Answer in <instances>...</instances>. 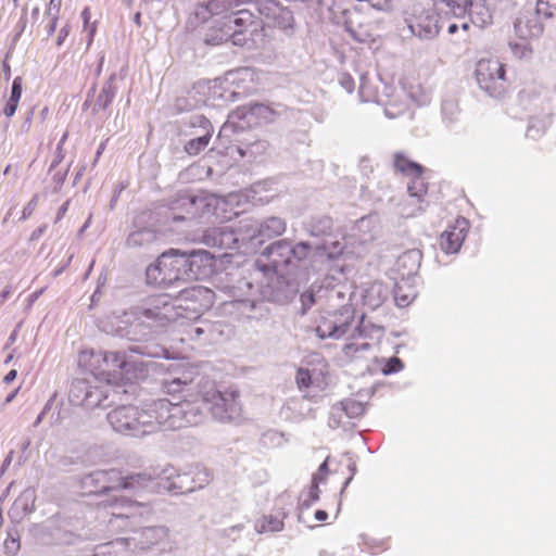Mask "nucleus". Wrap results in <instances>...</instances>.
<instances>
[{
  "mask_svg": "<svg viewBox=\"0 0 556 556\" xmlns=\"http://www.w3.org/2000/svg\"><path fill=\"white\" fill-rule=\"evenodd\" d=\"M179 313L173 299L166 294H152L130 307L123 316L110 319L111 331L121 338L140 342L157 328H163L175 321Z\"/></svg>",
  "mask_w": 556,
  "mask_h": 556,
  "instance_id": "nucleus-1",
  "label": "nucleus"
},
{
  "mask_svg": "<svg viewBox=\"0 0 556 556\" xmlns=\"http://www.w3.org/2000/svg\"><path fill=\"white\" fill-rule=\"evenodd\" d=\"M315 247L308 241L292 242L280 239L268 244L262 252L267 263L256 260L255 264L265 274L269 270L306 278L309 271L317 273L314 263Z\"/></svg>",
  "mask_w": 556,
  "mask_h": 556,
  "instance_id": "nucleus-2",
  "label": "nucleus"
},
{
  "mask_svg": "<svg viewBox=\"0 0 556 556\" xmlns=\"http://www.w3.org/2000/svg\"><path fill=\"white\" fill-rule=\"evenodd\" d=\"M173 417L170 403L160 399L140 408L136 405H121L108 414V421L119 433L141 437L156 431Z\"/></svg>",
  "mask_w": 556,
  "mask_h": 556,
  "instance_id": "nucleus-3",
  "label": "nucleus"
},
{
  "mask_svg": "<svg viewBox=\"0 0 556 556\" xmlns=\"http://www.w3.org/2000/svg\"><path fill=\"white\" fill-rule=\"evenodd\" d=\"M78 363L109 384L125 386L147 377L144 366L127 362L124 354L117 350H81Z\"/></svg>",
  "mask_w": 556,
  "mask_h": 556,
  "instance_id": "nucleus-4",
  "label": "nucleus"
},
{
  "mask_svg": "<svg viewBox=\"0 0 556 556\" xmlns=\"http://www.w3.org/2000/svg\"><path fill=\"white\" fill-rule=\"evenodd\" d=\"M152 477L143 472H124L117 468L97 470L81 477L78 481V494L81 497L112 496L118 491H139L149 486Z\"/></svg>",
  "mask_w": 556,
  "mask_h": 556,
  "instance_id": "nucleus-5",
  "label": "nucleus"
},
{
  "mask_svg": "<svg viewBox=\"0 0 556 556\" xmlns=\"http://www.w3.org/2000/svg\"><path fill=\"white\" fill-rule=\"evenodd\" d=\"M190 392L184 395L186 404H202L214 414L235 412L238 408V392L232 389H222L208 376L198 371L193 374Z\"/></svg>",
  "mask_w": 556,
  "mask_h": 556,
  "instance_id": "nucleus-6",
  "label": "nucleus"
},
{
  "mask_svg": "<svg viewBox=\"0 0 556 556\" xmlns=\"http://www.w3.org/2000/svg\"><path fill=\"white\" fill-rule=\"evenodd\" d=\"M187 251L170 249L163 252L154 264L146 269L149 285L169 287L177 282H187Z\"/></svg>",
  "mask_w": 556,
  "mask_h": 556,
  "instance_id": "nucleus-7",
  "label": "nucleus"
},
{
  "mask_svg": "<svg viewBox=\"0 0 556 556\" xmlns=\"http://www.w3.org/2000/svg\"><path fill=\"white\" fill-rule=\"evenodd\" d=\"M300 276L275 273L266 283L260 288L262 299L279 305L290 303L300 292Z\"/></svg>",
  "mask_w": 556,
  "mask_h": 556,
  "instance_id": "nucleus-8",
  "label": "nucleus"
},
{
  "mask_svg": "<svg viewBox=\"0 0 556 556\" xmlns=\"http://www.w3.org/2000/svg\"><path fill=\"white\" fill-rule=\"evenodd\" d=\"M505 66L498 60L482 59L476 65L479 87L492 98H502L506 92Z\"/></svg>",
  "mask_w": 556,
  "mask_h": 556,
  "instance_id": "nucleus-9",
  "label": "nucleus"
},
{
  "mask_svg": "<svg viewBox=\"0 0 556 556\" xmlns=\"http://www.w3.org/2000/svg\"><path fill=\"white\" fill-rule=\"evenodd\" d=\"M405 24L410 35L420 40L437 38L442 28L440 14L429 9L414 11L405 17Z\"/></svg>",
  "mask_w": 556,
  "mask_h": 556,
  "instance_id": "nucleus-10",
  "label": "nucleus"
},
{
  "mask_svg": "<svg viewBox=\"0 0 556 556\" xmlns=\"http://www.w3.org/2000/svg\"><path fill=\"white\" fill-rule=\"evenodd\" d=\"M354 308L350 304H341L338 311L330 317H324L316 328V333L320 339H339L346 334L354 321Z\"/></svg>",
  "mask_w": 556,
  "mask_h": 556,
  "instance_id": "nucleus-11",
  "label": "nucleus"
},
{
  "mask_svg": "<svg viewBox=\"0 0 556 556\" xmlns=\"http://www.w3.org/2000/svg\"><path fill=\"white\" fill-rule=\"evenodd\" d=\"M222 23L225 28L230 26L229 33H233L231 43L237 47H244L251 40V37L247 36L249 29L253 27L250 36L256 30L257 17L250 10L237 8L229 15L223 17Z\"/></svg>",
  "mask_w": 556,
  "mask_h": 556,
  "instance_id": "nucleus-12",
  "label": "nucleus"
},
{
  "mask_svg": "<svg viewBox=\"0 0 556 556\" xmlns=\"http://www.w3.org/2000/svg\"><path fill=\"white\" fill-rule=\"evenodd\" d=\"M256 9L266 26L277 27L281 30H293L295 24L293 12L289 8L282 7L278 1L260 0L256 3Z\"/></svg>",
  "mask_w": 556,
  "mask_h": 556,
  "instance_id": "nucleus-13",
  "label": "nucleus"
},
{
  "mask_svg": "<svg viewBox=\"0 0 556 556\" xmlns=\"http://www.w3.org/2000/svg\"><path fill=\"white\" fill-rule=\"evenodd\" d=\"M187 264V282L204 280L214 273L215 256L206 250H188Z\"/></svg>",
  "mask_w": 556,
  "mask_h": 556,
  "instance_id": "nucleus-14",
  "label": "nucleus"
},
{
  "mask_svg": "<svg viewBox=\"0 0 556 556\" xmlns=\"http://www.w3.org/2000/svg\"><path fill=\"white\" fill-rule=\"evenodd\" d=\"M276 116L277 112L274 109L258 102H251L232 111V117L242 121L248 128L273 123Z\"/></svg>",
  "mask_w": 556,
  "mask_h": 556,
  "instance_id": "nucleus-15",
  "label": "nucleus"
},
{
  "mask_svg": "<svg viewBox=\"0 0 556 556\" xmlns=\"http://www.w3.org/2000/svg\"><path fill=\"white\" fill-rule=\"evenodd\" d=\"M469 16L471 24L484 28L492 23V12L486 0H460L456 4L454 17Z\"/></svg>",
  "mask_w": 556,
  "mask_h": 556,
  "instance_id": "nucleus-16",
  "label": "nucleus"
},
{
  "mask_svg": "<svg viewBox=\"0 0 556 556\" xmlns=\"http://www.w3.org/2000/svg\"><path fill=\"white\" fill-rule=\"evenodd\" d=\"M188 125L190 128H200L202 130L201 135H197L195 137L191 138L184 146L185 152L191 156H194L208 146V142L214 132V128L210 119L202 114L190 116Z\"/></svg>",
  "mask_w": 556,
  "mask_h": 556,
  "instance_id": "nucleus-17",
  "label": "nucleus"
},
{
  "mask_svg": "<svg viewBox=\"0 0 556 556\" xmlns=\"http://www.w3.org/2000/svg\"><path fill=\"white\" fill-rule=\"evenodd\" d=\"M245 0H204L194 5L192 16L200 23H206L215 15L231 13L239 8Z\"/></svg>",
  "mask_w": 556,
  "mask_h": 556,
  "instance_id": "nucleus-18",
  "label": "nucleus"
},
{
  "mask_svg": "<svg viewBox=\"0 0 556 556\" xmlns=\"http://www.w3.org/2000/svg\"><path fill=\"white\" fill-rule=\"evenodd\" d=\"M542 20L535 9H523L514 22L515 34L522 40L539 38L544 31Z\"/></svg>",
  "mask_w": 556,
  "mask_h": 556,
  "instance_id": "nucleus-19",
  "label": "nucleus"
},
{
  "mask_svg": "<svg viewBox=\"0 0 556 556\" xmlns=\"http://www.w3.org/2000/svg\"><path fill=\"white\" fill-rule=\"evenodd\" d=\"M149 212H142L134 219V229L128 235L125 245L130 249L148 248L157 240V232L153 227L143 225L146 217H150Z\"/></svg>",
  "mask_w": 556,
  "mask_h": 556,
  "instance_id": "nucleus-20",
  "label": "nucleus"
},
{
  "mask_svg": "<svg viewBox=\"0 0 556 556\" xmlns=\"http://www.w3.org/2000/svg\"><path fill=\"white\" fill-rule=\"evenodd\" d=\"M99 508L108 509L110 514L109 521L113 519H128L135 516L141 507V504L123 495H115L98 503Z\"/></svg>",
  "mask_w": 556,
  "mask_h": 556,
  "instance_id": "nucleus-21",
  "label": "nucleus"
},
{
  "mask_svg": "<svg viewBox=\"0 0 556 556\" xmlns=\"http://www.w3.org/2000/svg\"><path fill=\"white\" fill-rule=\"evenodd\" d=\"M247 236L242 239L262 243L264 238L270 239L282 235L286 231V222L280 217L271 216L260 223L253 222L251 225H247Z\"/></svg>",
  "mask_w": 556,
  "mask_h": 556,
  "instance_id": "nucleus-22",
  "label": "nucleus"
},
{
  "mask_svg": "<svg viewBox=\"0 0 556 556\" xmlns=\"http://www.w3.org/2000/svg\"><path fill=\"white\" fill-rule=\"evenodd\" d=\"M224 290L230 298H232V305L242 315H245L249 318H261L264 316V313L267 312L264 305L265 300L242 298L240 287L227 285L224 287Z\"/></svg>",
  "mask_w": 556,
  "mask_h": 556,
  "instance_id": "nucleus-23",
  "label": "nucleus"
},
{
  "mask_svg": "<svg viewBox=\"0 0 556 556\" xmlns=\"http://www.w3.org/2000/svg\"><path fill=\"white\" fill-rule=\"evenodd\" d=\"M194 370L192 368L186 369L181 371L179 376H174L169 379L164 380L163 382V392L167 395H170L173 400H177L176 403H170V410L182 403L184 395L190 392V388L192 387Z\"/></svg>",
  "mask_w": 556,
  "mask_h": 556,
  "instance_id": "nucleus-24",
  "label": "nucleus"
},
{
  "mask_svg": "<svg viewBox=\"0 0 556 556\" xmlns=\"http://www.w3.org/2000/svg\"><path fill=\"white\" fill-rule=\"evenodd\" d=\"M346 245L343 241L325 239L321 243L315 245L314 263L317 266V273L330 266L338 261L344 253Z\"/></svg>",
  "mask_w": 556,
  "mask_h": 556,
  "instance_id": "nucleus-25",
  "label": "nucleus"
},
{
  "mask_svg": "<svg viewBox=\"0 0 556 556\" xmlns=\"http://www.w3.org/2000/svg\"><path fill=\"white\" fill-rule=\"evenodd\" d=\"M247 125L242 121L232 117V112L228 115V119L220 127L216 141L218 147L225 149L226 153L229 150H235L237 141L240 136L245 135Z\"/></svg>",
  "mask_w": 556,
  "mask_h": 556,
  "instance_id": "nucleus-26",
  "label": "nucleus"
},
{
  "mask_svg": "<svg viewBox=\"0 0 556 556\" xmlns=\"http://www.w3.org/2000/svg\"><path fill=\"white\" fill-rule=\"evenodd\" d=\"M363 18L358 10L350 9L345 15L340 16L339 25H343L345 31L349 33L352 39L361 43H366L370 41L371 34L368 25L363 23Z\"/></svg>",
  "mask_w": 556,
  "mask_h": 556,
  "instance_id": "nucleus-27",
  "label": "nucleus"
},
{
  "mask_svg": "<svg viewBox=\"0 0 556 556\" xmlns=\"http://www.w3.org/2000/svg\"><path fill=\"white\" fill-rule=\"evenodd\" d=\"M202 242L210 248L229 250L236 248L238 238L232 228L228 226H222L205 230Z\"/></svg>",
  "mask_w": 556,
  "mask_h": 556,
  "instance_id": "nucleus-28",
  "label": "nucleus"
},
{
  "mask_svg": "<svg viewBox=\"0 0 556 556\" xmlns=\"http://www.w3.org/2000/svg\"><path fill=\"white\" fill-rule=\"evenodd\" d=\"M422 253L418 249H410L402 253L395 262V270L402 280H410L420 268Z\"/></svg>",
  "mask_w": 556,
  "mask_h": 556,
  "instance_id": "nucleus-29",
  "label": "nucleus"
},
{
  "mask_svg": "<svg viewBox=\"0 0 556 556\" xmlns=\"http://www.w3.org/2000/svg\"><path fill=\"white\" fill-rule=\"evenodd\" d=\"M468 222L463 218L457 220V225L450 230L442 232L440 237V247L446 254H453L459 251L465 237Z\"/></svg>",
  "mask_w": 556,
  "mask_h": 556,
  "instance_id": "nucleus-30",
  "label": "nucleus"
},
{
  "mask_svg": "<svg viewBox=\"0 0 556 556\" xmlns=\"http://www.w3.org/2000/svg\"><path fill=\"white\" fill-rule=\"evenodd\" d=\"M319 288L320 291H324L323 302L336 306L345 301V285L341 283L334 276L326 275L319 281Z\"/></svg>",
  "mask_w": 556,
  "mask_h": 556,
  "instance_id": "nucleus-31",
  "label": "nucleus"
},
{
  "mask_svg": "<svg viewBox=\"0 0 556 556\" xmlns=\"http://www.w3.org/2000/svg\"><path fill=\"white\" fill-rule=\"evenodd\" d=\"M115 79L116 74L112 73L103 84L101 91L97 96L96 102L91 110V114L93 116L97 115L100 111H106L112 104L117 92V88L114 85Z\"/></svg>",
  "mask_w": 556,
  "mask_h": 556,
  "instance_id": "nucleus-32",
  "label": "nucleus"
},
{
  "mask_svg": "<svg viewBox=\"0 0 556 556\" xmlns=\"http://www.w3.org/2000/svg\"><path fill=\"white\" fill-rule=\"evenodd\" d=\"M390 295V288L380 281L370 283L363 293V303L371 309L380 307Z\"/></svg>",
  "mask_w": 556,
  "mask_h": 556,
  "instance_id": "nucleus-33",
  "label": "nucleus"
},
{
  "mask_svg": "<svg viewBox=\"0 0 556 556\" xmlns=\"http://www.w3.org/2000/svg\"><path fill=\"white\" fill-rule=\"evenodd\" d=\"M305 229L312 237L330 238L334 231V223L329 215H316L306 223Z\"/></svg>",
  "mask_w": 556,
  "mask_h": 556,
  "instance_id": "nucleus-34",
  "label": "nucleus"
},
{
  "mask_svg": "<svg viewBox=\"0 0 556 556\" xmlns=\"http://www.w3.org/2000/svg\"><path fill=\"white\" fill-rule=\"evenodd\" d=\"M393 167L405 176H421L426 168L419 163L409 160L403 152H395L393 155Z\"/></svg>",
  "mask_w": 556,
  "mask_h": 556,
  "instance_id": "nucleus-35",
  "label": "nucleus"
},
{
  "mask_svg": "<svg viewBox=\"0 0 556 556\" xmlns=\"http://www.w3.org/2000/svg\"><path fill=\"white\" fill-rule=\"evenodd\" d=\"M197 198L191 195H179L177 199L172 201L169 205V215L167 219H172L173 222H182L185 220V216L182 214H176V210H180L186 214H193V206L197 203Z\"/></svg>",
  "mask_w": 556,
  "mask_h": 556,
  "instance_id": "nucleus-36",
  "label": "nucleus"
},
{
  "mask_svg": "<svg viewBox=\"0 0 556 556\" xmlns=\"http://www.w3.org/2000/svg\"><path fill=\"white\" fill-rule=\"evenodd\" d=\"M408 281L409 280L401 279V281L394 283L392 290L393 299L399 307L408 306L417 295L416 290L408 283Z\"/></svg>",
  "mask_w": 556,
  "mask_h": 556,
  "instance_id": "nucleus-37",
  "label": "nucleus"
},
{
  "mask_svg": "<svg viewBox=\"0 0 556 556\" xmlns=\"http://www.w3.org/2000/svg\"><path fill=\"white\" fill-rule=\"evenodd\" d=\"M229 27L225 28L222 20L216 23V25L208 29V31L203 37V42L206 46H219L224 42L231 41V36L233 33H229Z\"/></svg>",
  "mask_w": 556,
  "mask_h": 556,
  "instance_id": "nucleus-38",
  "label": "nucleus"
},
{
  "mask_svg": "<svg viewBox=\"0 0 556 556\" xmlns=\"http://www.w3.org/2000/svg\"><path fill=\"white\" fill-rule=\"evenodd\" d=\"M319 288V281L314 282L311 288L300 295L301 315H305L308 309L316 303L323 302V293Z\"/></svg>",
  "mask_w": 556,
  "mask_h": 556,
  "instance_id": "nucleus-39",
  "label": "nucleus"
},
{
  "mask_svg": "<svg viewBox=\"0 0 556 556\" xmlns=\"http://www.w3.org/2000/svg\"><path fill=\"white\" fill-rule=\"evenodd\" d=\"M317 2L321 11L326 10L329 12L330 20L336 24H340V16L345 15L350 10L344 7L345 0H317Z\"/></svg>",
  "mask_w": 556,
  "mask_h": 556,
  "instance_id": "nucleus-40",
  "label": "nucleus"
},
{
  "mask_svg": "<svg viewBox=\"0 0 556 556\" xmlns=\"http://www.w3.org/2000/svg\"><path fill=\"white\" fill-rule=\"evenodd\" d=\"M285 516L266 515L256 521V529L258 532H278L283 529Z\"/></svg>",
  "mask_w": 556,
  "mask_h": 556,
  "instance_id": "nucleus-41",
  "label": "nucleus"
},
{
  "mask_svg": "<svg viewBox=\"0 0 556 556\" xmlns=\"http://www.w3.org/2000/svg\"><path fill=\"white\" fill-rule=\"evenodd\" d=\"M269 142L263 139H254L253 143L245 147L241 157H248L250 162L266 153Z\"/></svg>",
  "mask_w": 556,
  "mask_h": 556,
  "instance_id": "nucleus-42",
  "label": "nucleus"
},
{
  "mask_svg": "<svg viewBox=\"0 0 556 556\" xmlns=\"http://www.w3.org/2000/svg\"><path fill=\"white\" fill-rule=\"evenodd\" d=\"M407 191L410 197L421 200L428 192V184L421 176H412V180L407 185Z\"/></svg>",
  "mask_w": 556,
  "mask_h": 556,
  "instance_id": "nucleus-43",
  "label": "nucleus"
},
{
  "mask_svg": "<svg viewBox=\"0 0 556 556\" xmlns=\"http://www.w3.org/2000/svg\"><path fill=\"white\" fill-rule=\"evenodd\" d=\"M3 548L8 556H16L21 548V538L17 531L8 532V536L3 542Z\"/></svg>",
  "mask_w": 556,
  "mask_h": 556,
  "instance_id": "nucleus-44",
  "label": "nucleus"
},
{
  "mask_svg": "<svg viewBox=\"0 0 556 556\" xmlns=\"http://www.w3.org/2000/svg\"><path fill=\"white\" fill-rule=\"evenodd\" d=\"M460 0H432L433 10L439 14H444L446 16H454L456 12V4L459 3Z\"/></svg>",
  "mask_w": 556,
  "mask_h": 556,
  "instance_id": "nucleus-45",
  "label": "nucleus"
},
{
  "mask_svg": "<svg viewBox=\"0 0 556 556\" xmlns=\"http://www.w3.org/2000/svg\"><path fill=\"white\" fill-rule=\"evenodd\" d=\"M535 10L544 20L552 18L556 12V0H536Z\"/></svg>",
  "mask_w": 556,
  "mask_h": 556,
  "instance_id": "nucleus-46",
  "label": "nucleus"
},
{
  "mask_svg": "<svg viewBox=\"0 0 556 556\" xmlns=\"http://www.w3.org/2000/svg\"><path fill=\"white\" fill-rule=\"evenodd\" d=\"M319 475H314L312 479V485L309 488V491L307 493V497L303 500V506L309 507L315 502L319 500V484H320Z\"/></svg>",
  "mask_w": 556,
  "mask_h": 556,
  "instance_id": "nucleus-47",
  "label": "nucleus"
},
{
  "mask_svg": "<svg viewBox=\"0 0 556 556\" xmlns=\"http://www.w3.org/2000/svg\"><path fill=\"white\" fill-rule=\"evenodd\" d=\"M381 364H382L381 372L384 376H388V375H391V374H394V372H399L403 368V363L397 357H391V358H389L387 361L382 359Z\"/></svg>",
  "mask_w": 556,
  "mask_h": 556,
  "instance_id": "nucleus-48",
  "label": "nucleus"
},
{
  "mask_svg": "<svg viewBox=\"0 0 556 556\" xmlns=\"http://www.w3.org/2000/svg\"><path fill=\"white\" fill-rule=\"evenodd\" d=\"M296 384L299 389H307L312 384V377L307 369L299 368L296 372Z\"/></svg>",
  "mask_w": 556,
  "mask_h": 556,
  "instance_id": "nucleus-49",
  "label": "nucleus"
},
{
  "mask_svg": "<svg viewBox=\"0 0 556 556\" xmlns=\"http://www.w3.org/2000/svg\"><path fill=\"white\" fill-rule=\"evenodd\" d=\"M256 139L249 130L245 129V135L240 136L239 141H237L235 150L241 155L245 147L253 143V140Z\"/></svg>",
  "mask_w": 556,
  "mask_h": 556,
  "instance_id": "nucleus-50",
  "label": "nucleus"
},
{
  "mask_svg": "<svg viewBox=\"0 0 556 556\" xmlns=\"http://www.w3.org/2000/svg\"><path fill=\"white\" fill-rule=\"evenodd\" d=\"M339 84L342 88H344L349 93L353 92L355 88V83L353 77L349 73H342L339 78Z\"/></svg>",
  "mask_w": 556,
  "mask_h": 556,
  "instance_id": "nucleus-51",
  "label": "nucleus"
},
{
  "mask_svg": "<svg viewBox=\"0 0 556 556\" xmlns=\"http://www.w3.org/2000/svg\"><path fill=\"white\" fill-rule=\"evenodd\" d=\"M38 200H39V195L34 194L33 198L29 200V202L23 208L22 217H21L22 219L28 218L34 213V211L37 207Z\"/></svg>",
  "mask_w": 556,
  "mask_h": 556,
  "instance_id": "nucleus-52",
  "label": "nucleus"
},
{
  "mask_svg": "<svg viewBox=\"0 0 556 556\" xmlns=\"http://www.w3.org/2000/svg\"><path fill=\"white\" fill-rule=\"evenodd\" d=\"M26 8L23 9V14L17 23V31L15 33L13 39H12V46H14L16 43V41L18 40V38L21 37L22 33L24 31L25 27H26V23H27V20H26ZM13 47H11L12 49Z\"/></svg>",
  "mask_w": 556,
  "mask_h": 556,
  "instance_id": "nucleus-53",
  "label": "nucleus"
},
{
  "mask_svg": "<svg viewBox=\"0 0 556 556\" xmlns=\"http://www.w3.org/2000/svg\"><path fill=\"white\" fill-rule=\"evenodd\" d=\"M63 0H50L49 5L47 8L46 14L50 17L59 18V13L62 7Z\"/></svg>",
  "mask_w": 556,
  "mask_h": 556,
  "instance_id": "nucleus-54",
  "label": "nucleus"
},
{
  "mask_svg": "<svg viewBox=\"0 0 556 556\" xmlns=\"http://www.w3.org/2000/svg\"><path fill=\"white\" fill-rule=\"evenodd\" d=\"M65 179H66V172H64V173L58 172L53 175L52 181L54 184V187H53L54 193H58L61 190Z\"/></svg>",
  "mask_w": 556,
  "mask_h": 556,
  "instance_id": "nucleus-55",
  "label": "nucleus"
},
{
  "mask_svg": "<svg viewBox=\"0 0 556 556\" xmlns=\"http://www.w3.org/2000/svg\"><path fill=\"white\" fill-rule=\"evenodd\" d=\"M127 187H128V184L124 182V181L119 182L116 186V188L114 190V193H113V195H112V198L110 200V208L111 210H113L115 207V204H116V202H117L122 191L125 190Z\"/></svg>",
  "mask_w": 556,
  "mask_h": 556,
  "instance_id": "nucleus-56",
  "label": "nucleus"
},
{
  "mask_svg": "<svg viewBox=\"0 0 556 556\" xmlns=\"http://www.w3.org/2000/svg\"><path fill=\"white\" fill-rule=\"evenodd\" d=\"M17 105H18L17 101H14L13 99H8V101L3 108V114L8 118L12 117L16 112Z\"/></svg>",
  "mask_w": 556,
  "mask_h": 556,
  "instance_id": "nucleus-57",
  "label": "nucleus"
},
{
  "mask_svg": "<svg viewBox=\"0 0 556 556\" xmlns=\"http://www.w3.org/2000/svg\"><path fill=\"white\" fill-rule=\"evenodd\" d=\"M64 155L65 154L63 148L61 147V144H58L55 149V156L52 163L50 164L49 172H52L63 161Z\"/></svg>",
  "mask_w": 556,
  "mask_h": 556,
  "instance_id": "nucleus-58",
  "label": "nucleus"
},
{
  "mask_svg": "<svg viewBox=\"0 0 556 556\" xmlns=\"http://www.w3.org/2000/svg\"><path fill=\"white\" fill-rule=\"evenodd\" d=\"M364 318H365V315L363 314L361 316V320L358 323V325L355 327L354 331L357 332V336L358 337H367V331H366V326H365V321H364Z\"/></svg>",
  "mask_w": 556,
  "mask_h": 556,
  "instance_id": "nucleus-59",
  "label": "nucleus"
},
{
  "mask_svg": "<svg viewBox=\"0 0 556 556\" xmlns=\"http://www.w3.org/2000/svg\"><path fill=\"white\" fill-rule=\"evenodd\" d=\"M177 110H191L192 105L188 103V99L186 98H177L175 103Z\"/></svg>",
  "mask_w": 556,
  "mask_h": 556,
  "instance_id": "nucleus-60",
  "label": "nucleus"
},
{
  "mask_svg": "<svg viewBox=\"0 0 556 556\" xmlns=\"http://www.w3.org/2000/svg\"><path fill=\"white\" fill-rule=\"evenodd\" d=\"M68 33H70V26L68 25H65L63 26L60 31H59V36L56 38V45L58 46H61L63 43V41L65 40V38L68 36Z\"/></svg>",
  "mask_w": 556,
  "mask_h": 556,
  "instance_id": "nucleus-61",
  "label": "nucleus"
},
{
  "mask_svg": "<svg viewBox=\"0 0 556 556\" xmlns=\"http://www.w3.org/2000/svg\"><path fill=\"white\" fill-rule=\"evenodd\" d=\"M34 110H35V109H34V108H31V109L27 112V114H26V116H25V118H24V122H23L22 128H23V129H25V130H28V129H29V127H30V123H31L33 115H34Z\"/></svg>",
  "mask_w": 556,
  "mask_h": 556,
  "instance_id": "nucleus-62",
  "label": "nucleus"
},
{
  "mask_svg": "<svg viewBox=\"0 0 556 556\" xmlns=\"http://www.w3.org/2000/svg\"><path fill=\"white\" fill-rule=\"evenodd\" d=\"M68 205H70V201H65L59 208L58 213H56V217H55V223H58L60 219L63 218V216L65 215V213L67 212V208H68Z\"/></svg>",
  "mask_w": 556,
  "mask_h": 556,
  "instance_id": "nucleus-63",
  "label": "nucleus"
},
{
  "mask_svg": "<svg viewBox=\"0 0 556 556\" xmlns=\"http://www.w3.org/2000/svg\"><path fill=\"white\" fill-rule=\"evenodd\" d=\"M90 17H91V13H90V9L88 7H86L83 12H81V18H83V22H84V27L87 28L88 25H89V22H90Z\"/></svg>",
  "mask_w": 556,
  "mask_h": 556,
  "instance_id": "nucleus-64",
  "label": "nucleus"
}]
</instances>
